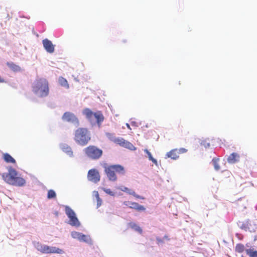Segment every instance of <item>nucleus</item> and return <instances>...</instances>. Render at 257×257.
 <instances>
[{"label":"nucleus","instance_id":"33","mask_svg":"<svg viewBox=\"0 0 257 257\" xmlns=\"http://www.w3.org/2000/svg\"><path fill=\"white\" fill-rule=\"evenodd\" d=\"M127 193L134 196H135V195H136V192L134 190L130 189H128V190L127 191Z\"/></svg>","mask_w":257,"mask_h":257},{"label":"nucleus","instance_id":"2","mask_svg":"<svg viewBox=\"0 0 257 257\" xmlns=\"http://www.w3.org/2000/svg\"><path fill=\"white\" fill-rule=\"evenodd\" d=\"M18 172L12 167L8 168V173H5L3 177L5 181L11 185L16 186H23L26 184L25 180L18 177Z\"/></svg>","mask_w":257,"mask_h":257},{"label":"nucleus","instance_id":"32","mask_svg":"<svg viewBox=\"0 0 257 257\" xmlns=\"http://www.w3.org/2000/svg\"><path fill=\"white\" fill-rule=\"evenodd\" d=\"M96 200H97V208H98L101 205L102 201V199L100 197L97 198Z\"/></svg>","mask_w":257,"mask_h":257},{"label":"nucleus","instance_id":"26","mask_svg":"<svg viewBox=\"0 0 257 257\" xmlns=\"http://www.w3.org/2000/svg\"><path fill=\"white\" fill-rule=\"evenodd\" d=\"M71 236L75 239H77L80 240V239L81 237L82 233L77 232V231H72L71 232Z\"/></svg>","mask_w":257,"mask_h":257},{"label":"nucleus","instance_id":"35","mask_svg":"<svg viewBox=\"0 0 257 257\" xmlns=\"http://www.w3.org/2000/svg\"><path fill=\"white\" fill-rule=\"evenodd\" d=\"M93 195L97 199L99 197L98 192L97 191H94L93 192Z\"/></svg>","mask_w":257,"mask_h":257},{"label":"nucleus","instance_id":"36","mask_svg":"<svg viewBox=\"0 0 257 257\" xmlns=\"http://www.w3.org/2000/svg\"><path fill=\"white\" fill-rule=\"evenodd\" d=\"M178 151L179 152L180 154L181 153H186L187 152V150L185 148H181L179 150H178Z\"/></svg>","mask_w":257,"mask_h":257},{"label":"nucleus","instance_id":"18","mask_svg":"<svg viewBox=\"0 0 257 257\" xmlns=\"http://www.w3.org/2000/svg\"><path fill=\"white\" fill-rule=\"evenodd\" d=\"M250 223L249 220H246L244 222L239 221L237 223L238 226L241 229L245 231H247V228H248V225Z\"/></svg>","mask_w":257,"mask_h":257},{"label":"nucleus","instance_id":"43","mask_svg":"<svg viewBox=\"0 0 257 257\" xmlns=\"http://www.w3.org/2000/svg\"><path fill=\"white\" fill-rule=\"evenodd\" d=\"M163 238L164 240H165V239H166V240H169V238H168V236H167V235H165V236L163 237Z\"/></svg>","mask_w":257,"mask_h":257},{"label":"nucleus","instance_id":"5","mask_svg":"<svg viewBox=\"0 0 257 257\" xmlns=\"http://www.w3.org/2000/svg\"><path fill=\"white\" fill-rule=\"evenodd\" d=\"M90 134L86 128L79 127L75 132L74 140L81 146L86 145L90 140Z\"/></svg>","mask_w":257,"mask_h":257},{"label":"nucleus","instance_id":"10","mask_svg":"<svg viewBox=\"0 0 257 257\" xmlns=\"http://www.w3.org/2000/svg\"><path fill=\"white\" fill-rule=\"evenodd\" d=\"M87 179L89 181L97 183L100 180V176L98 171L95 169H92L88 171Z\"/></svg>","mask_w":257,"mask_h":257},{"label":"nucleus","instance_id":"44","mask_svg":"<svg viewBox=\"0 0 257 257\" xmlns=\"http://www.w3.org/2000/svg\"><path fill=\"white\" fill-rule=\"evenodd\" d=\"M126 125L128 129L131 130V128L130 125V124H129L126 123Z\"/></svg>","mask_w":257,"mask_h":257},{"label":"nucleus","instance_id":"16","mask_svg":"<svg viewBox=\"0 0 257 257\" xmlns=\"http://www.w3.org/2000/svg\"><path fill=\"white\" fill-rule=\"evenodd\" d=\"M240 156L236 153H232L227 158V161L229 163L234 164L239 160Z\"/></svg>","mask_w":257,"mask_h":257},{"label":"nucleus","instance_id":"6","mask_svg":"<svg viewBox=\"0 0 257 257\" xmlns=\"http://www.w3.org/2000/svg\"><path fill=\"white\" fill-rule=\"evenodd\" d=\"M34 245L38 251L43 253L63 254L64 252L62 249L55 246H51L46 244H43L39 242H34Z\"/></svg>","mask_w":257,"mask_h":257},{"label":"nucleus","instance_id":"17","mask_svg":"<svg viewBox=\"0 0 257 257\" xmlns=\"http://www.w3.org/2000/svg\"><path fill=\"white\" fill-rule=\"evenodd\" d=\"M8 66L14 72H19L21 70V67L13 62H8Z\"/></svg>","mask_w":257,"mask_h":257},{"label":"nucleus","instance_id":"37","mask_svg":"<svg viewBox=\"0 0 257 257\" xmlns=\"http://www.w3.org/2000/svg\"><path fill=\"white\" fill-rule=\"evenodd\" d=\"M156 240L158 242V243H162L164 241L163 238H161L160 237H157Z\"/></svg>","mask_w":257,"mask_h":257},{"label":"nucleus","instance_id":"28","mask_svg":"<svg viewBox=\"0 0 257 257\" xmlns=\"http://www.w3.org/2000/svg\"><path fill=\"white\" fill-rule=\"evenodd\" d=\"M105 135L107 138L113 142H115L117 137H115L114 134L110 133H106Z\"/></svg>","mask_w":257,"mask_h":257},{"label":"nucleus","instance_id":"12","mask_svg":"<svg viewBox=\"0 0 257 257\" xmlns=\"http://www.w3.org/2000/svg\"><path fill=\"white\" fill-rule=\"evenodd\" d=\"M42 44L44 49L48 53H53L54 52L55 45L50 40L45 39L43 40Z\"/></svg>","mask_w":257,"mask_h":257},{"label":"nucleus","instance_id":"21","mask_svg":"<svg viewBox=\"0 0 257 257\" xmlns=\"http://www.w3.org/2000/svg\"><path fill=\"white\" fill-rule=\"evenodd\" d=\"M128 225L131 228H132L136 231L138 232L140 234H141L142 233L143 230H142V228L139 225H138L136 223H135L134 222H130L128 223Z\"/></svg>","mask_w":257,"mask_h":257},{"label":"nucleus","instance_id":"42","mask_svg":"<svg viewBox=\"0 0 257 257\" xmlns=\"http://www.w3.org/2000/svg\"><path fill=\"white\" fill-rule=\"evenodd\" d=\"M203 145L206 148H209L210 147V144L209 143H204Z\"/></svg>","mask_w":257,"mask_h":257},{"label":"nucleus","instance_id":"39","mask_svg":"<svg viewBox=\"0 0 257 257\" xmlns=\"http://www.w3.org/2000/svg\"><path fill=\"white\" fill-rule=\"evenodd\" d=\"M150 161H151L153 163H154L156 166H158V162L157 161L156 159H154V158L151 159Z\"/></svg>","mask_w":257,"mask_h":257},{"label":"nucleus","instance_id":"41","mask_svg":"<svg viewBox=\"0 0 257 257\" xmlns=\"http://www.w3.org/2000/svg\"><path fill=\"white\" fill-rule=\"evenodd\" d=\"M131 124L133 125V126H139V124H138V123L136 121H132L131 122Z\"/></svg>","mask_w":257,"mask_h":257},{"label":"nucleus","instance_id":"7","mask_svg":"<svg viewBox=\"0 0 257 257\" xmlns=\"http://www.w3.org/2000/svg\"><path fill=\"white\" fill-rule=\"evenodd\" d=\"M64 207L65 214L69 219L68 223L72 226L79 227L81 223L74 210L69 206L64 205Z\"/></svg>","mask_w":257,"mask_h":257},{"label":"nucleus","instance_id":"45","mask_svg":"<svg viewBox=\"0 0 257 257\" xmlns=\"http://www.w3.org/2000/svg\"><path fill=\"white\" fill-rule=\"evenodd\" d=\"M5 80L0 77V83L4 82Z\"/></svg>","mask_w":257,"mask_h":257},{"label":"nucleus","instance_id":"11","mask_svg":"<svg viewBox=\"0 0 257 257\" xmlns=\"http://www.w3.org/2000/svg\"><path fill=\"white\" fill-rule=\"evenodd\" d=\"M114 143L131 150H135L136 149L132 143L120 137H117Z\"/></svg>","mask_w":257,"mask_h":257},{"label":"nucleus","instance_id":"46","mask_svg":"<svg viewBox=\"0 0 257 257\" xmlns=\"http://www.w3.org/2000/svg\"><path fill=\"white\" fill-rule=\"evenodd\" d=\"M240 235H240V234H239V233H236V236L238 238H240V237H239V236H240Z\"/></svg>","mask_w":257,"mask_h":257},{"label":"nucleus","instance_id":"40","mask_svg":"<svg viewBox=\"0 0 257 257\" xmlns=\"http://www.w3.org/2000/svg\"><path fill=\"white\" fill-rule=\"evenodd\" d=\"M134 197H135L136 198H138V199H144V198L143 197H142L139 195H138L136 193Z\"/></svg>","mask_w":257,"mask_h":257},{"label":"nucleus","instance_id":"27","mask_svg":"<svg viewBox=\"0 0 257 257\" xmlns=\"http://www.w3.org/2000/svg\"><path fill=\"white\" fill-rule=\"evenodd\" d=\"M244 250V246L241 243H238L236 245L235 251L239 253L242 252Z\"/></svg>","mask_w":257,"mask_h":257},{"label":"nucleus","instance_id":"19","mask_svg":"<svg viewBox=\"0 0 257 257\" xmlns=\"http://www.w3.org/2000/svg\"><path fill=\"white\" fill-rule=\"evenodd\" d=\"M3 158L5 162L8 163H15L16 160L8 153H5L3 155Z\"/></svg>","mask_w":257,"mask_h":257},{"label":"nucleus","instance_id":"24","mask_svg":"<svg viewBox=\"0 0 257 257\" xmlns=\"http://www.w3.org/2000/svg\"><path fill=\"white\" fill-rule=\"evenodd\" d=\"M219 159L217 158H214L212 160V164L214 166V169L216 171H219L220 169V166L218 163Z\"/></svg>","mask_w":257,"mask_h":257},{"label":"nucleus","instance_id":"29","mask_svg":"<svg viewBox=\"0 0 257 257\" xmlns=\"http://www.w3.org/2000/svg\"><path fill=\"white\" fill-rule=\"evenodd\" d=\"M257 229V225H256L255 224L252 223L251 221H250V223L248 225V228H247V231H249L250 232H255Z\"/></svg>","mask_w":257,"mask_h":257},{"label":"nucleus","instance_id":"47","mask_svg":"<svg viewBox=\"0 0 257 257\" xmlns=\"http://www.w3.org/2000/svg\"><path fill=\"white\" fill-rule=\"evenodd\" d=\"M255 209L257 210V205L255 206Z\"/></svg>","mask_w":257,"mask_h":257},{"label":"nucleus","instance_id":"15","mask_svg":"<svg viewBox=\"0 0 257 257\" xmlns=\"http://www.w3.org/2000/svg\"><path fill=\"white\" fill-rule=\"evenodd\" d=\"M179 153L177 149H173L166 154L165 159L171 158L173 160H176L179 158Z\"/></svg>","mask_w":257,"mask_h":257},{"label":"nucleus","instance_id":"4","mask_svg":"<svg viewBox=\"0 0 257 257\" xmlns=\"http://www.w3.org/2000/svg\"><path fill=\"white\" fill-rule=\"evenodd\" d=\"M103 167L108 179L111 181L114 182L117 180V176L115 174V172L122 175L125 174L124 168L120 165L107 166V164H104Z\"/></svg>","mask_w":257,"mask_h":257},{"label":"nucleus","instance_id":"22","mask_svg":"<svg viewBox=\"0 0 257 257\" xmlns=\"http://www.w3.org/2000/svg\"><path fill=\"white\" fill-rule=\"evenodd\" d=\"M245 252L249 257H257V250H254L253 249L249 248L246 249Z\"/></svg>","mask_w":257,"mask_h":257},{"label":"nucleus","instance_id":"20","mask_svg":"<svg viewBox=\"0 0 257 257\" xmlns=\"http://www.w3.org/2000/svg\"><path fill=\"white\" fill-rule=\"evenodd\" d=\"M80 241L84 242L89 244L92 243V240L89 235H85L82 233L81 237L80 239Z\"/></svg>","mask_w":257,"mask_h":257},{"label":"nucleus","instance_id":"48","mask_svg":"<svg viewBox=\"0 0 257 257\" xmlns=\"http://www.w3.org/2000/svg\"><path fill=\"white\" fill-rule=\"evenodd\" d=\"M241 257H244V256H243V255H242Z\"/></svg>","mask_w":257,"mask_h":257},{"label":"nucleus","instance_id":"31","mask_svg":"<svg viewBox=\"0 0 257 257\" xmlns=\"http://www.w3.org/2000/svg\"><path fill=\"white\" fill-rule=\"evenodd\" d=\"M144 152L147 154L148 157L150 161L153 158L151 153L148 151V149H145Z\"/></svg>","mask_w":257,"mask_h":257},{"label":"nucleus","instance_id":"38","mask_svg":"<svg viewBox=\"0 0 257 257\" xmlns=\"http://www.w3.org/2000/svg\"><path fill=\"white\" fill-rule=\"evenodd\" d=\"M150 161H151L153 163H154L156 166H158V162L157 161L156 159H154V158L151 159Z\"/></svg>","mask_w":257,"mask_h":257},{"label":"nucleus","instance_id":"30","mask_svg":"<svg viewBox=\"0 0 257 257\" xmlns=\"http://www.w3.org/2000/svg\"><path fill=\"white\" fill-rule=\"evenodd\" d=\"M102 189L107 194L114 196L115 195V193L112 191L110 189L102 188Z\"/></svg>","mask_w":257,"mask_h":257},{"label":"nucleus","instance_id":"1","mask_svg":"<svg viewBox=\"0 0 257 257\" xmlns=\"http://www.w3.org/2000/svg\"><path fill=\"white\" fill-rule=\"evenodd\" d=\"M32 90L34 93L39 97H45L49 93V83L45 78H39L33 83Z\"/></svg>","mask_w":257,"mask_h":257},{"label":"nucleus","instance_id":"14","mask_svg":"<svg viewBox=\"0 0 257 257\" xmlns=\"http://www.w3.org/2000/svg\"><path fill=\"white\" fill-rule=\"evenodd\" d=\"M60 146L61 149L63 151V152H65L67 155H68L70 157H73V151L69 146H68L66 144H60Z\"/></svg>","mask_w":257,"mask_h":257},{"label":"nucleus","instance_id":"8","mask_svg":"<svg viewBox=\"0 0 257 257\" xmlns=\"http://www.w3.org/2000/svg\"><path fill=\"white\" fill-rule=\"evenodd\" d=\"M84 152L88 158L92 160L98 159L102 155V151L94 146H89L85 148Z\"/></svg>","mask_w":257,"mask_h":257},{"label":"nucleus","instance_id":"34","mask_svg":"<svg viewBox=\"0 0 257 257\" xmlns=\"http://www.w3.org/2000/svg\"><path fill=\"white\" fill-rule=\"evenodd\" d=\"M119 189L120 190H121L122 191H123V192H125L126 193H127V191L128 190V188L126 187H124V186H121Z\"/></svg>","mask_w":257,"mask_h":257},{"label":"nucleus","instance_id":"25","mask_svg":"<svg viewBox=\"0 0 257 257\" xmlns=\"http://www.w3.org/2000/svg\"><path fill=\"white\" fill-rule=\"evenodd\" d=\"M56 197V193L53 190H49L48 192L47 198L49 199H52Z\"/></svg>","mask_w":257,"mask_h":257},{"label":"nucleus","instance_id":"9","mask_svg":"<svg viewBox=\"0 0 257 257\" xmlns=\"http://www.w3.org/2000/svg\"><path fill=\"white\" fill-rule=\"evenodd\" d=\"M63 121L73 124L76 127L79 125V121L76 116L71 112H66L62 116Z\"/></svg>","mask_w":257,"mask_h":257},{"label":"nucleus","instance_id":"13","mask_svg":"<svg viewBox=\"0 0 257 257\" xmlns=\"http://www.w3.org/2000/svg\"><path fill=\"white\" fill-rule=\"evenodd\" d=\"M124 204L130 208L136 209L138 211H145L146 208L144 206L140 205L139 203L133 202H124Z\"/></svg>","mask_w":257,"mask_h":257},{"label":"nucleus","instance_id":"23","mask_svg":"<svg viewBox=\"0 0 257 257\" xmlns=\"http://www.w3.org/2000/svg\"><path fill=\"white\" fill-rule=\"evenodd\" d=\"M59 84L63 87L69 88V85L67 82V81L66 79L64 78L63 77H60L59 78Z\"/></svg>","mask_w":257,"mask_h":257},{"label":"nucleus","instance_id":"3","mask_svg":"<svg viewBox=\"0 0 257 257\" xmlns=\"http://www.w3.org/2000/svg\"><path fill=\"white\" fill-rule=\"evenodd\" d=\"M82 114L85 116L86 118L93 126L97 124L98 127H100L104 117L102 112L100 111L94 112L88 108H84L82 111Z\"/></svg>","mask_w":257,"mask_h":257}]
</instances>
